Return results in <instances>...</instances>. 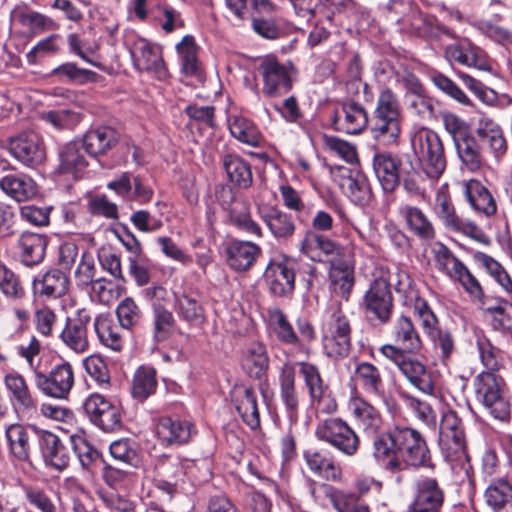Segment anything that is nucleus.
<instances>
[{
  "mask_svg": "<svg viewBox=\"0 0 512 512\" xmlns=\"http://www.w3.org/2000/svg\"><path fill=\"white\" fill-rule=\"evenodd\" d=\"M372 456L380 467L392 473L410 468H433L425 438L418 430L403 425H395L377 435Z\"/></svg>",
  "mask_w": 512,
  "mask_h": 512,
  "instance_id": "obj_1",
  "label": "nucleus"
},
{
  "mask_svg": "<svg viewBox=\"0 0 512 512\" xmlns=\"http://www.w3.org/2000/svg\"><path fill=\"white\" fill-rule=\"evenodd\" d=\"M410 143L424 173L433 179L439 178L446 169L444 146L439 135L426 127L415 128Z\"/></svg>",
  "mask_w": 512,
  "mask_h": 512,
  "instance_id": "obj_2",
  "label": "nucleus"
},
{
  "mask_svg": "<svg viewBox=\"0 0 512 512\" xmlns=\"http://www.w3.org/2000/svg\"><path fill=\"white\" fill-rule=\"evenodd\" d=\"M474 386L477 400L489 413L496 420L508 422L511 408L504 380L495 372L484 371L475 378Z\"/></svg>",
  "mask_w": 512,
  "mask_h": 512,
  "instance_id": "obj_3",
  "label": "nucleus"
},
{
  "mask_svg": "<svg viewBox=\"0 0 512 512\" xmlns=\"http://www.w3.org/2000/svg\"><path fill=\"white\" fill-rule=\"evenodd\" d=\"M400 106L397 97L390 89H383L371 122L373 137L384 144L395 143L400 134Z\"/></svg>",
  "mask_w": 512,
  "mask_h": 512,
  "instance_id": "obj_4",
  "label": "nucleus"
},
{
  "mask_svg": "<svg viewBox=\"0 0 512 512\" xmlns=\"http://www.w3.org/2000/svg\"><path fill=\"white\" fill-rule=\"evenodd\" d=\"M315 436L319 441L329 444L348 457L356 455L360 447V438L356 431L339 417H329L319 421Z\"/></svg>",
  "mask_w": 512,
  "mask_h": 512,
  "instance_id": "obj_5",
  "label": "nucleus"
},
{
  "mask_svg": "<svg viewBox=\"0 0 512 512\" xmlns=\"http://www.w3.org/2000/svg\"><path fill=\"white\" fill-rule=\"evenodd\" d=\"M350 348V322L340 307H336L323 328L324 352L328 357L338 359L347 356Z\"/></svg>",
  "mask_w": 512,
  "mask_h": 512,
  "instance_id": "obj_6",
  "label": "nucleus"
},
{
  "mask_svg": "<svg viewBox=\"0 0 512 512\" xmlns=\"http://www.w3.org/2000/svg\"><path fill=\"white\" fill-rule=\"evenodd\" d=\"M433 212L449 231L462 233L474 239H479L483 236L482 231L474 222L456 214L446 184L439 187L436 191Z\"/></svg>",
  "mask_w": 512,
  "mask_h": 512,
  "instance_id": "obj_7",
  "label": "nucleus"
},
{
  "mask_svg": "<svg viewBox=\"0 0 512 512\" xmlns=\"http://www.w3.org/2000/svg\"><path fill=\"white\" fill-rule=\"evenodd\" d=\"M124 44L137 70L152 72L159 78L165 76L166 70L161 53L146 39L130 31L125 35Z\"/></svg>",
  "mask_w": 512,
  "mask_h": 512,
  "instance_id": "obj_8",
  "label": "nucleus"
},
{
  "mask_svg": "<svg viewBox=\"0 0 512 512\" xmlns=\"http://www.w3.org/2000/svg\"><path fill=\"white\" fill-rule=\"evenodd\" d=\"M439 447L446 459L459 460L466 455V440L461 419L454 411L443 413L439 427Z\"/></svg>",
  "mask_w": 512,
  "mask_h": 512,
  "instance_id": "obj_9",
  "label": "nucleus"
},
{
  "mask_svg": "<svg viewBox=\"0 0 512 512\" xmlns=\"http://www.w3.org/2000/svg\"><path fill=\"white\" fill-rule=\"evenodd\" d=\"M74 382V370L68 362L55 365L48 373L36 372L34 376L37 389L54 399H67Z\"/></svg>",
  "mask_w": 512,
  "mask_h": 512,
  "instance_id": "obj_10",
  "label": "nucleus"
},
{
  "mask_svg": "<svg viewBox=\"0 0 512 512\" xmlns=\"http://www.w3.org/2000/svg\"><path fill=\"white\" fill-rule=\"evenodd\" d=\"M10 154L22 165L37 168L46 160V147L43 138L34 131H25L8 141Z\"/></svg>",
  "mask_w": 512,
  "mask_h": 512,
  "instance_id": "obj_11",
  "label": "nucleus"
},
{
  "mask_svg": "<svg viewBox=\"0 0 512 512\" xmlns=\"http://www.w3.org/2000/svg\"><path fill=\"white\" fill-rule=\"evenodd\" d=\"M4 387L9 402L19 417L30 418L38 408V400L22 374L11 370L4 375Z\"/></svg>",
  "mask_w": 512,
  "mask_h": 512,
  "instance_id": "obj_12",
  "label": "nucleus"
},
{
  "mask_svg": "<svg viewBox=\"0 0 512 512\" xmlns=\"http://www.w3.org/2000/svg\"><path fill=\"white\" fill-rule=\"evenodd\" d=\"M334 182L342 193L355 205L365 206L372 197L366 175L357 167H338L333 174Z\"/></svg>",
  "mask_w": 512,
  "mask_h": 512,
  "instance_id": "obj_13",
  "label": "nucleus"
},
{
  "mask_svg": "<svg viewBox=\"0 0 512 512\" xmlns=\"http://www.w3.org/2000/svg\"><path fill=\"white\" fill-rule=\"evenodd\" d=\"M83 408L91 423L103 431H114L121 426L119 406L99 393L90 394Z\"/></svg>",
  "mask_w": 512,
  "mask_h": 512,
  "instance_id": "obj_14",
  "label": "nucleus"
},
{
  "mask_svg": "<svg viewBox=\"0 0 512 512\" xmlns=\"http://www.w3.org/2000/svg\"><path fill=\"white\" fill-rule=\"evenodd\" d=\"M362 305L380 323H387L391 318L393 298L389 280L383 275L375 278L363 296Z\"/></svg>",
  "mask_w": 512,
  "mask_h": 512,
  "instance_id": "obj_15",
  "label": "nucleus"
},
{
  "mask_svg": "<svg viewBox=\"0 0 512 512\" xmlns=\"http://www.w3.org/2000/svg\"><path fill=\"white\" fill-rule=\"evenodd\" d=\"M259 73L263 80V93L268 97H278L287 93L292 87L288 68L274 56L267 55L261 59Z\"/></svg>",
  "mask_w": 512,
  "mask_h": 512,
  "instance_id": "obj_16",
  "label": "nucleus"
},
{
  "mask_svg": "<svg viewBox=\"0 0 512 512\" xmlns=\"http://www.w3.org/2000/svg\"><path fill=\"white\" fill-rule=\"evenodd\" d=\"M444 54L445 58L451 63H458L479 71H492V60L488 54L470 42L450 44L445 48Z\"/></svg>",
  "mask_w": 512,
  "mask_h": 512,
  "instance_id": "obj_17",
  "label": "nucleus"
},
{
  "mask_svg": "<svg viewBox=\"0 0 512 512\" xmlns=\"http://www.w3.org/2000/svg\"><path fill=\"white\" fill-rule=\"evenodd\" d=\"M91 321L90 313L81 309L74 317H68L60 339L62 343L71 351L82 354L89 348L88 325Z\"/></svg>",
  "mask_w": 512,
  "mask_h": 512,
  "instance_id": "obj_18",
  "label": "nucleus"
},
{
  "mask_svg": "<svg viewBox=\"0 0 512 512\" xmlns=\"http://www.w3.org/2000/svg\"><path fill=\"white\" fill-rule=\"evenodd\" d=\"M156 434L164 445L188 443L197 430L194 423L179 416H163L156 423Z\"/></svg>",
  "mask_w": 512,
  "mask_h": 512,
  "instance_id": "obj_19",
  "label": "nucleus"
},
{
  "mask_svg": "<svg viewBox=\"0 0 512 512\" xmlns=\"http://www.w3.org/2000/svg\"><path fill=\"white\" fill-rule=\"evenodd\" d=\"M270 291L275 296L291 294L295 288L294 266L288 259H273L264 273Z\"/></svg>",
  "mask_w": 512,
  "mask_h": 512,
  "instance_id": "obj_20",
  "label": "nucleus"
},
{
  "mask_svg": "<svg viewBox=\"0 0 512 512\" xmlns=\"http://www.w3.org/2000/svg\"><path fill=\"white\" fill-rule=\"evenodd\" d=\"M300 253L314 262H324L339 255L341 246L334 240L312 230H307L298 244Z\"/></svg>",
  "mask_w": 512,
  "mask_h": 512,
  "instance_id": "obj_21",
  "label": "nucleus"
},
{
  "mask_svg": "<svg viewBox=\"0 0 512 512\" xmlns=\"http://www.w3.org/2000/svg\"><path fill=\"white\" fill-rule=\"evenodd\" d=\"M295 379L294 365L289 362L284 363L279 374V397L291 424L297 422L299 414V394Z\"/></svg>",
  "mask_w": 512,
  "mask_h": 512,
  "instance_id": "obj_22",
  "label": "nucleus"
},
{
  "mask_svg": "<svg viewBox=\"0 0 512 512\" xmlns=\"http://www.w3.org/2000/svg\"><path fill=\"white\" fill-rule=\"evenodd\" d=\"M257 212L274 238L288 239L294 235L296 225L290 214L270 205L258 206Z\"/></svg>",
  "mask_w": 512,
  "mask_h": 512,
  "instance_id": "obj_23",
  "label": "nucleus"
},
{
  "mask_svg": "<svg viewBox=\"0 0 512 512\" xmlns=\"http://www.w3.org/2000/svg\"><path fill=\"white\" fill-rule=\"evenodd\" d=\"M348 409L359 428L369 435L378 433L382 425L380 412L361 396H352Z\"/></svg>",
  "mask_w": 512,
  "mask_h": 512,
  "instance_id": "obj_24",
  "label": "nucleus"
},
{
  "mask_svg": "<svg viewBox=\"0 0 512 512\" xmlns=\"http://www.w3.org/2000/svg\"><path fill=\"white\" fill-rule=\"evenodd\" d=\"M328 277L332 293L348 301L355 283L353 264L340 258L331 260Z\"/></svg>",
  "mask_w": 512,
  "mask_h": 512,
  "instance_id": "obj_25",
  "label": "nucleus"
},
{
  "mask_svg": "<svg viewBox=\"0 0 512 512\" xmlns=\"http://www.w3.org/2000/svg\"><path fill=\"white\" fill-rule=\"evenodd\" d=\"M368 123L365 109L355 102L344 103L336 110L334 116V127L336 130L347 134L360 133Z\"/></svg>",
  "mask_w": 512,
  "mask_h": 512,
  "instance_id": "obj_26",
  "label": "nucleus"
},
{
  "mask_svg": "<svg viewBox=\"0 0 512 512\" xmlns=\"http://www.w3.org/2000/svg\"><path fill=\"white\" fill-rule=\"evenodd\" d=\"M232 401L243 422L251 429L258 428L260 415L256 391L244 385L236 386L232 391Z\"/></svg>",
  "mask_w": 512,
  "mask_h": 512,
  "instance_id": "obj_27",
  "label": "nucleus"
},
{
  "mask_svg": "<svg viewBox=\"0 0 512 512\" xmlns=\"http://www.w3.org/2000/svg\"><path fill=\"white\" fill-rule=\"evenodd\" d=\"M444 504V491L435 478L423 477L416 483L412 507L440 512Z\"/></svg>",
  "mask_w": 512,
  "mask_h": 512,
  "instance_id": "obj_28",
  "label": "nucleus"
},
{
  "mask_svg": "<svg viewBox=\"0 0 512 512\" xmlns=\"http://www.w3.org/2000/svg\"><path fill=\"white\" fill-rule=\"evenodd\" d=\"M270 366L266 346L259 341H253L243 350L241 367L251 378L262 379L266 376Z\"/></svg>",
  "mask_w": 512,
  "mask_h": 512,
  "instance_id": "obj_29",
  "label": "nucleus"
},
{
  "mask_svg": "<svg viewBox=\"0 0 512 512\" xmlns=\"http://www.w3.org/2000/svg\"><path fill=\"white\" fill-rule=\"evenodd\" d=\"M399 215L405 221L408 230L422 241H431L436 236L432 221L423 210L409 204H401L398 208Z\"/></svg>",
  "mask_w": 512,
  "mask_h": 512,
  "instance_id": "obj_30",
  "label": "nucleus"
},
{
  "mask_svg": "<svg viewBox=\"0 0 512 512\" xmlns=\"http://www.w3.org/2000/svg\"><path fill=\"white\" fill-rule=\"evenodd\" d=\"M260 254V246L250 241L234 240L226 248L228 266L239 272L250 269Z\"/></svg>",
  "mask_w": 512,
  "mask_h": 512,
  "instance_id": "obj_31",
  "label": "nucleus"
},
{
  "mask_svg": "<svg viewBox=\"0 0 512 512\" xmlns=\"http://www.w3.org/2000/svg\"><path fill=\"white\" fill-rule=\"evenodd\" d=\"M39 446L46 465L63 470L69 464V453L61 440L54 433L41 431L39 434Z\"/></svg>",
  "mask_w": 512,
  "mask_h": 512,
  "instance_id": "obj_32",
  "label": "nucleus"
},
{
  "mask_svg": "<svg viewBox=\"0 0 512 512\" xmlns=\"http://www.w3.org/2000/svg\"><path fill=\"white\" fill-rule=\"evenodd\" d=\"M398 369L416 389L427 395L434 393L432 372L421 361L407 356Z\"/></svg>",
  "mask_w": 512,
  "mask_h": 512,
  "instance_id": "obj_33",
  "label": "nucleus"
},
{
  "mask_svg": "<svg viewBox=\"0 0 512 512\" xmlns=\"http://www.w3.org/2000/svg\"><path fill=\"white\" fill-rule=\"evenodd\" d=\"M392 338L395 344L407 353L417 354L423 347L422 339L413 321L405 315H401L394 321Z\"/></svg>",
  "mask_w": 512,
  "mask_h": 512,
  "instance_id": "obj_34",
  "label": "nucleus"
},
{
  "mask_svg": "<svg viewBox=\"0 0 512 512\" xmlns=\"http://www.w3.org/2000/svg\"><path fill=\"white\" fill-rule=\"evenodd\" d=\"M17 248L20 261L25 266H34L45 257L47 239L41 234L26 232L18 238Z\"/></svg>",
  "mask_w": 512,
  "mask_h": 512,
  "instance_id": "obj_35",
  "label": "nucleus"
},
{
  "mask_svg": "<svg viewBox=\"0 0 512 512\" xmlns=\"http://www.w3.org/2000/svg\"><path fill=\"white\" fill-rule=\"evenodd\" d=\"M400 161L397 156L382 152L373 157V169L382 188L386 192H392L399 184Z\"/></svg>",
  "mask_w": 512,
  "mask_h": 512,
  "instance_id": "obj_36",
  "label": "nucleus"
},
{
  "mask_svg": "<svg viewBox=\"0 0 512 512\" xmlns=\"http://www.w3.org/2000/svg\"><path fill=\"white\" fill-rule=\"evenodd\" d=\"M476 134L488 146L493 156L499 160L507 151V143L503 131L493 119L483 116L479 119Z\"/></svg>",
  "mask_w": 512,
  "mask_h": 512,
  "instance_id": "obj_37",
  "label": "nucleus"
},
{
  "mask_svg": "<svg viewBox=\"0 0 512 512\" xmlns=\"http://www.w3.org/2000/svg\"><path fill=\"white\" fill-rule=\"evenodd\" d=\"M304 459L309 470L318 477L330 481H339L342 470L332 455L324 451L307 450Z\"/></svg>",
  "mask_w": 512,
  "mask_h": 512,
  "instance_id": "obj_38",
  "label": "nucleus"
},
{
  "mask_svg": "<svg viewBox=\"0 0 512 512\" xmlns=\"http://www.w3.org/2000/svg\"><path fill=\"white\" fill-rule=\"evenodd\" d=\"M0 189L18 202L29 200L37 194L35 181L23 173L3 176L0 179Z\"/></svg>",
  "mask_w": 512,
  "mask_h": 512,
  "instance_id": "obj_39",
  "label": "nucleus"
},
{
  "mask_svg": "<svg viewBox=\"0 0 512 512\" xmlns=\"http://www.w3.org/2000/svg\"><path fill=\"white\" fill-rule=\"evenodd\" d=\"M94 329L101 344L113 351H121L125 340L120 324L108 314H100L94 320Z\"/></svg>",
  "mask_w": 512,
  "mask_h": 512,
  "instance_id": "obj_40",
  "label": "nucleus"
},
{
  "mask_svg": "<svg viewBox=\"0 0 512 512\" xmlns=\"http://www.w3.org/2000/svg\"><path fill=\"white\" fill-rule=\"evenodd\" d=\"M80 141L87 154L95 157L111 149L117 141V135L111 127L98 126L87 131Z\"/></svg>",
  "mask_w": 512,
  "mask_h": 512,
  "instance_id": "obj_41",
  "label": "nucleus"
},
{
  "mask_svg": "<svg viewBox=\"0 0 512 512\" xmlns=\"http://www.w3.org/2000/svg\"><path fill=\"white\" fill-rule=\"evenodd\" d=\"M458 77L483 104L496 107H506L512 104V97L510 95L497 93L495 90L485 86L481 81L473 78L471 75L465 72H459Z\"/></svg>",
  "mask_w": 512,
  "mask_h": 512,
  "instance_id": "obj_42",
  "label": "nucleus"
},
{
  "mask_svg": "<svg viewBox=\"0 0 512 512\" xmlns=\"http://www.w3.org/2000/svg\"><path fill=\"white\" fill-rule=\"evenodd\" d=\"M222 165L227 178L238 189H247L253 182L250 164L236 154H226L222 158Z\"/></svg>",
  "mask_w": 512,
  "mask_h": 512,
  "instance_id": "obj_43",
  "label": "nucleus"
},
{
  "mask_svg": "<svg viewBox=\"0 0 512 512\" xmlns=\"http://www.w3.org/2000/svg\"><path fill=\"white\" fill-rule=\"evenodd\" d=\"M483 498L489 508L499 512L512 505V484L505 477L493 478L487 484Z\"/></svg>",
  "mask_w": 512,
  "mask_h": 512,
  "instance_id": "obj_44",
  "label": "nucleus"
},
{
  "mask_svg": "<svg viewBox=\"0 0 512 512\" xmlns=\"http://www.w3.org/2000/svg\"><path fill=\"white\" fill-rule=\"evenodd\" d=\"M378 81L388 85H396L406 89L411 95L423 92L418 78L405 68L395 69L389 64L383 65L376 73Z\"/></svg>",
  "mask_w": 512,
  "mask_h": 512,
  "instance_id": "obj_45",
  "label": "nucleus"
},
{
  "mask_svg": "<svg viewBox=\"0 0 512 512\" xmlns=\"http://www.w3.org/2000/svg\"><path fill=\"white\" fill-rule=\"evenodd\" d=\"M30 430L21 424H10L5 429V438L8 444L9 452L18 461L29 459L31 451Z\"/></svg>",
  "mask_w": 512,
  "mask_h": 512,
  "instance_id": "obj_46",
  "label": "nucleus"
},
{
  "mask_svg": "<svg viewBox=\"0 0 512 512\" xmlns=\"http://www.w3.org/2000/svg\"><path fill=\"white\" fill-rule=\"evenodd\" d=\"M85 148L79 140H74L67 143L60 151V165L59 171L61 173H70L75 177L82 172L88 162L86 160Z\"/></svg>",
  "mask_w": 512,
  "mask_h": 512,
  "instance_id": "obj_47",
  "label": "nucleus"
},
{
  "mask_svg": "<svg viewBox=\"0 0 512 512\" xmlns=\"http://www.w3.org/2000/svg\"><path fill=\"white\" fill-rule=\"evenodd\" d=\"M433 257L436 269L452 282H455L460 274L467 268V266L442 243L436 244L433 248Z\"/></svg>",
  "mask_w": 512,
  "mask_h": 512,
  "instance_id": "obj_48",
  "label": "nucleus"
},
{
  "mask_svg": "<svg viewBox=\"0 0 512 512\" xmlns=\"http://www.w3.org/2000/svg\"><path fill=\"white\" fill-rule=\"evenodd\" d=\"M35 291L48 298H58L65 295L69 287V278L60 270L46 272L41 279L34 280Z\"/></svg>",
  "mask_w": 512,
  "mask_h": 512,
  "instance_id": "obj_49",
  "label": "nucleus"
},
{
  "mask_svg": "<svg viewBox=\"0 0 512 512\" xmlns=\"http://www.w3.org/2000/svg\"><path fill=\"white\" fill-rule=\"evenodd\" d=\"M465 195L472 209L485 216L496 212V203L490 192L478 181L472 180L465 185Z\"/></svg>",
  "mask_w": 512,
  "mask_h": 512,
  "instance_id": "obj_50",
  "label": "nucleus"
},
{
  "mask_svg": "<svg viewBox=\"0 0 512 512\" xmlns=\"http://www.w3.org/2000/svg\"><path fill=\"white\" fill-rule=\"evenodd\" d=\"M176 325L175 318L170 310L159 302L152 303V338L155 343L167 340L173 333Z\"/></svg>",
  "mask_w": 512,
  "mask_h": 512,
  "instance_id": "obj_51",
  "label": "nucleus"
},
{
  "mask_svg": "<svg viewBox=\"0 0 512 512\" xmlns=\"http://www.w3.org/2000/svg\"><path fill=\"white\" fill-rule=\"evenodd\" d=\"M298 17L310 21L313 16L331 9L347 7L352 0H289Z\"/></svg>",
  "mask_w": 512,
  "mask_h": 512,
  "instance_id": "obj_52",
  "label": "nucleus"
},
{
  "mask_svg": "<svg viewBox=\"0 0 512 512\" xmlns=\"http://www.w3.org/2000/svg\"><path fill=\"white\" fill-rule=\"evenodd\" d=\"M354 380L366 393L380 396L383 394V379L379 369L369 362L357 364Z\"/></svg>",
  "mask_w": 512,
  "mask_h": 512,
  "instance_id": "obj_53",
  "label": "nucleus"
},
{
  "mask_svg": "<svg viewBox=\"0 0 512 512\" xmlns=\"http://www.w3.org/2000/svg\"><path fill=\"white\" fill-rule=\"evenodd\" d=\"M157 385L156 369L151 365H141L133 376L132 395L135 399L143 401L155 393Z\"/></svg>",
  "mask_w": 512,
  "mask_h": 512,
  "instance_id": "obj_54",
  "label": "nucleus"
},
{
  "mask_svg": "<svg viewBox=\"0 0 512 512\" xmlns=\"http://www.w3.org/2000/svg\"><path fill=\"white\" fill-rule=\"evenodd\" d=\"M269 327L277 340L287 345H299L300 339L288 321L287 316L278 308L268 311Z\"/></svg>",
  "mask_w": 512,
  "mask_h": 512,
  "instance_id": "obj_55",
  "label": "nucleus"
},
{
  "mask_svg": "<svg viewBox=\"0 0 512 512\" xmlns=\"http://www.w3.org/2000/svg\"><path fill=\"white\" fill-rule=\"evenodd\" d=\"M458 157L461 162L470 171H476L480 168L482 159L480 147L473 135L469 133L453 141Z\"/></svg>",
  "mask_w": 512,
  "mask_h": 512,
  "instance_id": "obj_56",
  "label": "nucleus"
},
{
  "mask_svg": "<svg viewBox=\"0 0 512 512\" xmlns=\"http://www.w3.org/2000/svg\"><path fill=\"white\" fill-rule=\"evenodd\" d=\"M231 135L238 141L252 147L260 144L261 133L257 126L242 116H233L228 120Z\"/></svg>",
  "mask_w": 512,
  "mask_h": 512,
  "instance_id": "obj_57",
  "label": "nucleus"
},
{
  "mask_svg": "<svg viewBox=\"0 0 512 512\" xmlns=\"http://www.w3.org/2000/svg\"><path fill=\"white\" fill-rule=\"evenodd\" d=\"M181 61V70L185 75L197 76L201 73V64L197 56V45L194 37L186 35L176 45Z\"/></svg>",
  "mask_w": 512,
  "mask_h": 512,
  "instance_id": "obj_58",
  "label": "nucleus"
},
{
  "mask_svg": "<svg viewBox=\"0 0 512 512\" xmlns=\"http://www.w3.org/2000/svg\"><path fill=\"white\" fill-rule=\"evenodd\" d=\"M226 6L239 20L252 19L254 12L271 13L273 4L270 0H225Z\"/></svg>",
  "mask_w": 512,
  "mask_h": 512,
  "instance_id": "obj_59",
  "label": "nucleus"
},
{
  "mask_svg": "<svg viewBox=\"0 0 512 512\" xmlns=\"http://www.w3.org/2000/svg\"><path fill=\"white\" fill-rule=\"evenodd\" d=\"M88 288L90 298L104 305H111L123 292L121 285L104 277L96 278Z\"/></svg>",
  "mask_w": 512,
  "mask_h": 512,
  "instance_id": "obj_60",
  "label": "nucleus"
},
{
  "mask_svg": "<svg viewBox=\"0 0 512 512\" xmlns=\"http://www.w3.org/2000/svg\"><path fill=\"white\" fill-rule=\"evenodd\" d=\"M50 76L62 83L83 84L94 81L96 73L80 68L73 62H66L54 68L50 72Z\"/></svg>",
  "mask_w": 512,
  "mask_h": 512,
  "instance_id": "obj_61",
  "label": "nucleus"
},
{
  "mask_svg": "<svg viewBox=\"0 0 512 512\" xmlns=\"http://www.w3.org/2000/svg\"><path fill=\"white\" fill-rule=\"evenodd\" d=\"M175 309L180 319L191 326H201L205 322L202 306L188 295L183 294L176 298Z\"/></svg>",
  "mask_w": 512,
  "mask_h": 512,
  "instance_id": "obj_62",
  "label": "nucleus"
},
{
  "mask_svg": "<svg viewBox=\"0 0 512 512\" xmlns=\"http://www.w3.org/2000/svg\"><path fill=\"white\" fill-rule=\"evenodd\" d=\"M0 291L2 294L13 301H19L25 297V289L22 286L19 277L7 267L0 259Z\"/></svg>",
  "mask_w": 512,
  "mask_h": 512,
  "instance_id": "obj_63",
  "label": "nucleus"
},
{
  "mask_svg": "<svg viewBox=\"0 0 512 512\" xmlns=\"http://www.w3.org/2000/svg\"><path fill=\"white\" fill-rule=\"evenodd\" d=\"M25 504L39 512H56V507L48 493L36 485L25 484L21 487Z\"/></svg>",
  "mask_w": 512,
  "mask_h": 512,
  "instance_id": "obj_64",
  "label": "nucleus"
}]
</instances>
